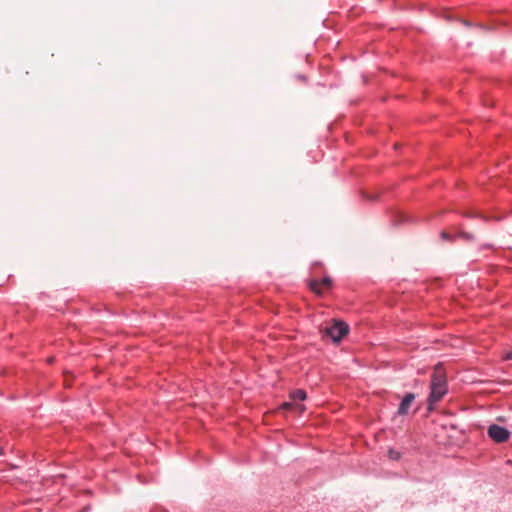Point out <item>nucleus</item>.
I'll return each instance as SVG.
<instances>
[{
	"mask_svg": "<svg viewBox=\"0 0 512 512\" xmlns=\"http://www.w3.org/2000/svg\"><path fill=\"white\" fill-rule=\"evenodd\" d=\"M388 456H389V458H390V459H392V460H398V459H400V453H399L398 451H396V450H393V449H390V450L388 451Z\"/></svg>",
	"mask_w": 512,
	"mask_h": 512,
	"instance_id": "9d476101",
	"label": "nucleus"
},
{
	"mask_svg": "<svg viewBox=\"0 0 512 512\" xmlns=\"http://www.w3.org/2000/svg\"><path fill=\"white\" fill-rule=\"evenodd\" d=\"M458 236H459L460 238H462V239L466 240V241H472V240H474V235H473V234H471V233H468V232H463V231H461V232H459V233H458Z\"/></svg>",
	"mask_w": 512,
	"mask_h": 512,
	"instance_id": "6e6552de",
	"label": "nucleus"
},
{
	"mask_svg": "<svg viewBox=\"0 0 512 512\" xmlns=\"http://www.w3.org/2000/svg\"><path fill=\"white\" fill-rule=\"evenodd\" d=\"M441 238L444 239V240H447V241H452L454 240V236L446 231H443L441 233Z\"/></svg>",
	"mask_w": 512,
	"mask_h": 512,
	"instance_id": "9b49d317",
	"label": "nucleus"
},
{
	"mask_svg": "<svg viewBox=\"0 0 512 512\" xmlns=\"http://www.w3.org/2000/svg\"><path fill=\"white\" fill-rule=\"evenodd\" d=\"M3 453V449L0 447V455H2Z\"/></svg>",
	"mask_w": 512,
	"mask_h": 512,
	"instance_id": "dca6fc26",
	"label": "nucleus"
},
{
	"mask_svg": "<svg viewBox=\"0 0 512 512\" xmlns=\"http://www.w3.org/2000/svg\"><path fill=\"white\" fill-rule=\"evenodd\" d=\"M505 359L512 360V351H510L509 353L506 354Z\"/></svg>",
	"mask_w": 512,
	"mask_h": 512,
	"instance_id": "ddd939ff",
	"label": "nucleus"
},
{
	"mask_svg": "<svg viewBox=\"0 0 512 512\" xmlns=\"http://www.w3.org/2000/svg\"><path fill=\"white\" fill-rule=\"evenodd\" d=\"M430 390L431 391L428 397V406L429 409L431 410L433 408V405L439 402L447 393L446 376L439 365L435 367V370L432 374Z\"/></svg>",
	"mask_w": 512,
	"mask_h": 512,
	"instance_id": "f257e3e1",
	"label": "nucleus"
},
{
	"mask_svg": "<svg viewBox=\"0 0 512 512\" xmlns=\"http://www.w3.org/2000/svg\"><path fill=\"white\" fill-rule=\"evenodd\" d=\"M487 434L496 443L507 442L510 438L509 430L497 424L490 425L488 427Z\"/></svg>",
	"mask_w": 512,
	"mask_h": 512,
	"instance_id": "20e7f679",
	"label": "nucleus"
},
{
	"mask_svg": "<svg viewBox=\"0 0 512 512\" xmlns=\"http://www.w3.org/2000/svg\"><path fill=\"white\" fill-rule=\"evenodd\" d=\"M161 512H167V511H164L163 509L161 510Z\"/></svg>",
	"mask_w": 512,
	"mask_h": 512,
	"instance_id": "f3484780",
	"label": "nucleus"
},
{
	"mask_svg": "<svg viewBox=\"0 0 512 512\" xmlns=\"http://www.w3.org/2000/svg\"><path fill=\"white\" fill-rule=\"evenodd\" d=\"M161 512H167V511H164L163 509L161 510Z\"/></svg>",
	"mask_w": 512,
	"mask_h": 512,
	"instance_id": "a211bd4d",
	"label": "nucleus"
},
{
	"mask_svg": "<svg viewBox=\"0 0 512 512\" xmlns=\"http://www.w3.org/2000/svg\"><path fill=\"white\" fill-rule=\"evenodd\" d=\"M408 221V216H406L404 213L402 212H398L394 215L393 217V223L394 224H398V223H404Z\"/></svg>",
	"mask_w": 512,
	"mask_h": 512,
	"instance_id": "0eeeda50",
	"label": "nucleus"
},
{
	"mask_svg": "<svg viewBox=\"0 0 512 512\" xmlns=\"http://www.w3.org/2000/svg\"><path fill=\"white\" fill-rule=\"evenodd\" d=\"M365 198L369 199V200H376L377 199V195H368V194H363Z\"/></svg>",
	"mask_w": 512,
	"mask_h": 512,
	"instance_id": "f8f14e48",
	"label": "nucleus"
},
{
	"mask_svg": "<svg viewBox=\"0 0 512 512\" xmlns=\"http://www.w3.org/2000/svg\"><path fill=\"white\" fill-rule=\"evenodd\" d=\"M415 397H416V396H415V394H414V393H407V394L403 397V399H402V401H401V403H400V405H399V407H398L397 415H400V416H405V415H407V414L409 413V411H410V408H411V406H412V403H413V402H414V400H415Z\"/></svg>",
	"mask_w": 512,
	"mask_h": 512,
	"instance_id": "423d86ee",
	"label": "nucleus"
},
{
	"mask_svg": "<svg viewBox=\"0 0 512 512\" xmlns=\"http://www.w3.org/2000/svg\"><path fill=\"white\" fill-rule=\"evenodd\" d=\"M322 331L324 337H329L333 342H340L348 334L349 327L343 321H334Z\"/></svg>",
	"mask_w": 512,
	"mask_h": 512,
	"instance_id": "f03ea898",
	"label": "nucleus"
},
{
	"mask_svg": "<svg viewBox=\"0 0 512 512\" xmlns=\"http://www.w3.org/2000/svg\"><path fill=\"white\" fill-rule=\"evenodd\" d=\"M462 23H463L464 25H466L467 27H470V26H471V23H470L469 21H467V20H463V21H462Z\"/></svg>",
	"mask_w": 512,
	"mask_h": 512,
	"instance_id": "2eb2a0df",
	"label": "nucleus"
},
{
	"mask_svg": "<svg viewBox=\"0 0 512 512\" xmlns=\"http://www.w3.org/2000/svg\"><path fill=\"white\" fill-rule=\"evenodd\" d=\"M462 215L464 217H466V218H477V217H480V215L477 212L470 211V210L462 212Z\"/></svg>",
	"mask_w": 512,
	"mask_h": 512,
	"instance_id": "1a4fd4ad",
	"label": "nucleus"
},
{
	"mask_svg": "<svg viewBox=\"0 0 512 512\" xmlns=\"http://www.w3.org/2000/svg\"><path fill=\"white\" fill-rule=\"evenodd\" d=\"M492 248H493V247H492V245H490V244H486V245H483V246L481 247V249H492Z\"/></svg>",
	"mask_w": 512,
	"mask_h": 512,
	"instance_id": "4468645a",
	"label": "nucleus"
},
{
	"mask_svg": "<svg viewBox=\"0 0 512 512\" xmlns=\"http://www.w3.org/2000/svg\"><path fill=\"white\" fill-rule=\"evenodd\" d=\"M290 397L294 402H285L282 404V408L284 410L295 411L301 414L305 410V406L296 402L305 400L306 392L302 389H297L291 392Z\"/></svg>",
	"mask_w": 512,
	"mask_h": 512,
	"instance_id": "7ed1b4c3",
	"label": "nucleus"
},
{
	"mask_svg": "<svg viewBox=\"0 0 512 512\" xmlns=\"http://www.w3.org/2000/svg\"><path fill=\"white\" fill-rule=\"evenodd\" d=\"M321 287L324 289H330L332 287V279L329 276H326L321 281L315 279L310 280L309 288L319 296L322 295Z\"/></svg>",
	"mask_w": 512,
	"mask_h": 512,
	"instance_id": "39448f33",
	"label": "nucleus"
}]
</instances>
